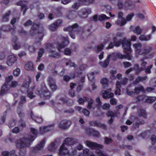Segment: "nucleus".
Returning a JSON list of instances; mask_svg holds the SVG:
<instances>
[{
  "label": "nucleus",
  "mask_w": 156,
  "mask_h": 156,
  "mask_svg": "<svg viewBox=\"0 0 156 156\" xmlns=\"http://www.w3.org/2000/svg\"><path fill=\"white\" fill-rule=\"evenodd\" d=\"M78 140L73 138H69V145H73L77 143Z\"/></svg>",
  "instance_id": "41"
},
{
  "label": "nucleus",
  "mask_w": 156,
  "mask_h": 156,
  "mask_svg": "<svg viewBox=\"0 0 156 156\" xmlns=\"http://www.w3.org/2000/svg\"><path fill=\"white\" fill-rule=\"evenodd\" d=\"M147 78V76H145L144 77H139L136 79L135 80L134 82V83L137 84L139 82H143L146 80Z\"/></svg>",
  "instance_id": "32"
},
{
  "label": "nucleus",
  "mask_w": 156,
  "mask_h": 156,
  "mask_svg": "<svg viewBox=\"0 0 156 156\" xmlns=\"http://www.w3.org/2000/svg\"><path fill=\"white\" fill-rule=\"evenodd\" d=\"M96 108V109L93 108V109L94 110L93 112L94 115L95 116H100L101 114H102V113H101L100 109L99 108Z\"/></svg>",
  "instance_id": "39"
},
{
  "label": "nucleus",
  "mask_w": 156,
  "mask_h": 156,
  "mask_svg": "<svg viewBox=\"0 0 156 156\" xmlns=\"http://www.w3.org/2000/svg\"><path fill=\"white\" fill-rule=\"evenodd\" d=\"M17 60V58L15 55H11L8 57L6 63L8 66H11L16 62Z\"/></svg>",
  "instance_id": "11"
},
{
  "label": "nucleus",
  "mask_w": 156,
  "mask_h": 156,
  "mask_svg": "<svg viewBox=\"0 0 156 156\" xmlns=\"http://www.w3.org/2000/svg\"><path fill=\"white\" fill-rule=\"evenodd\" d=\"M104 140V143L106 144H108L111 143L112 141L111 138H108L107 137H105Z\"/></svg>",
  "instance_id": "50"
},
{
  "label": "nucleus",
  "mask_w": 156,
  "mask_h": 156,
  "mask_svg": "<svg viewBox=\"0 0 156 156\" xmlns=\"http://www.w3.org/2000/svg\"><path fill=\"white\" fill-rule=\"evenodd\" d=\"M48 81L50 87L52 90L56 89L57 87L55 83V81L52 77L49 76L48 79Z\"/></svg>",
  "instance_id": "17"
},
{
  "label": "nucleus",
  "mask_w": 156,
  "mask_h": 156,
  "mask_svg": "<svg viewBox=\"0 0 156 156\" xmlns=\"http://www.w3.org/2000/svg\"><path fill=\"white\" fill-rule=\"evenodd\" d=\"M133 46L136 50H139L141 47L142 45L140 43H137L134 44Z\"/></svg>",
  "instance_id": "58"
},
{
  "label": "nucleus",
  "mask_w": 156,
  "mask_h": 156,
  "mask_svg": "<svg viewBox=\"0 0 156 156\" xmlns=\"http://www.w3.org/2000/svg\"><path fill=\"white\" fill-rule=\"evenodd\" d=\"M111 56V55H109L108 57L105 60L104 62H100V65L103 67H106L108 66L109 63L110 58Z\"/></svg>",
  "instance_id": "27"
},
{
  "label": "nucleus",
  "mask_w": 156,
  "mask_h": 156,
  "mask_svg": "<svg viewBox=\"0 0 156 156\" xmlns=\"http://www.w3.org/2000/svg\"><path fill=\"white\" fill-rule=\"evenodd\" d=\"M17 38L16 36L13 37L12 40V46L13 48L16 50L20 48V45L18 42H17Z\"/></svg>",
  "instance_id": "18"
},
{
  "label": "nucleus",
  "mask_w": 156,
  "mask_h": 156,
  "mask_svg": "<svg viewBox=\"0 0 156 156\" xmlns=\"http://www.w3.org/2000/svg\"><path fill=\"white\" fill-rule=\"evenodd\" d=\"M151 140L152 144H154L156 142V136L154 135H152L151 136Z\"/></svg>",
  "instance_id": "57"
},
{
  "label": "nucleus",
  "mask_w": 156,
  "mask_h": 156,
  "mask_svg": "<svg viewBox=\"0 0 156 156\" xmlns=\"http://www.w3.org/2000/svg\"><path fill=\"white\" fill-rule=\"evenodd\" d=\"M106 43L104 42L103 43H101L99 44L95 48V51L96 53H98L100 51H101L104 48Z\"/></svg>",
  "instance_id": "20"
},
{
  "label": "nucleus",
  "mask_w": 156,
  "mask_h": 156,
  "mask_svg": "<svg viewBox=\"0 0 156 156\" xmlns=\"http://www.w3.org/2000/svg\"><path fill=\"white\" fill-rule=\"evenodd\" d=\"M144 87L142 86H139L135 87L134 89V91L136 94H138L140 91H144Z\"/></svg>",
  "instance_id": "36"
},
{
  "label": "nucleus",
  "mask_w": 156,
  "mask_h": 156,
  "mask_svg": "<svg viewBox=\"0 0 156 156\" xmlns=\"http://www.w3.org/2000/svg\"><path fill=\"white\" fill-rule=\"evenodd\" d=\"M133 13H130L126 17V19L127 21H130L133 17Z\"/></svg>",
  "instance_id": "63"
},
{
  "label": "nucleus",
  "mask_w": 156,
  "mask_h": 156,
  "mask_svg": "<svg viewBox=\"0 0 156 156\" xmlns=\"http://www.w3.org/2000/svg\"><path fill=\"white\" fill-rule=\"evenodd\" d=\"M26 102V97L25 96H22L20 97V101L19 102L20 106H22V105Z\"/></svg>",
  "instance_id": "43"
},
{
  "label": "nucleus",
  "mask_w": 156,
  "mask_h": 156,
  "mask_svg": "<svg viewBox=\"0 0 156 156\" xmlns=\"http://www.w3.org/2000/svg\"><path fill=\"white\" fill-rule=\"evenodd\" d=\"M153 55V54H151L149 55L148 57L145 56L144 57H143L140 59V65L142 66V67L145 68L147 64V62L146 61L147 59L148 58H150Z\"/></svg>",
  "instance_id": "19"
},
{
  "label": "nucleus",
  "mask_w": 156,
  "mask_h": 156,
  "mask_svg": "<svg viewBox=\"0 0 156 156\" xmlns=\"http://www.w3.org/2000/svg\"><path fill=\"white\" fill-rule=\"evenodd\" d=\"M130 41H127L126 38H124L122 40V47L124 50V51L127 55L128 59L129 60L131 59L132 57L129 54L131 52L130 49Z\"/></svg>",
  "instance_id": "6"
},
{
  "label": "nucleus",
  "mask_w": 156,
  "mask_h": 156,
  "mask_svg": "<svg viewBox=\"0 0 156 156\" xmlns=\"http://www.w3.org/2000/svg\"><path fill=\"white\" fill-rule=\"evenodd\" d=\"M151 50L150 48L145 49L143 50L142 53L144 55L147 54L150 52Z\"/></svg>",
  "instance_id": "62"
},
{
  "label": "nucleus",
  "mask_w": 156,
  "mask_h": 156,
  "mask_svg": "<svg viewBox=\"0 0 156 156\" xmlns=\"http://www.w3.org/2000/svg\"><path fill=\"white\" fill-rule=\"evenodd\" d=\"M100 122L97 121H90L89 122V124L92 126H96L97 127H98Z\"/></svg>",
  "instance_id": "45"
},
{
  "label": "nucleus",
  "mask_w": 156,
  "mask_h": 156,
  "mask_svg": "<svg viewBox=\"0 0 156 156\" xmlns=\"http://www.w3.org/2000/svg\"><path fill=\"white\" fill-rule=\"evenodd\" d=\"M156 100V97L148 96L146 102L149 103H152Z\"/></svg>",
  "instance_id": "42"
},
{
  "label": "nucleus",
  "mask_w": 156,
  "mask_h": 156,
  "mask_svg": "<svg viewBox=\"0 0 156 156\" xmlns=\"http://www.w3.org/2000/svg\"><path fill=\"white\" fill-rule=\"evenodd\" d=\"M30 130L32 135L27 138L24 137L21 140H17L16 142L17 147L22 148L29 146L31 142L34 140L36 137L37 135L39 134V131L38 132L35 128H31Z\"/></svg>",
  "instance_id": "1"
},
{
  "label": "nucleus",
  "mask_w": 156,
  "mask_h": 156,
  "mask_svg": "<svg viewBox=\"0 0 156 156\" xmlns=\"http://www.w3.org/2000/svg\"><path fill=\"white\" fill-rule=\"evenodd\" d=\"M86 130L87 133L89 135H92L97 137H99L100 136L99 133L97 130L90 128L87 129Z\"/></svg>",
  "instance_id": "16"
},
{
  "label": "nucleus",
  "mask_w": 156,
  "mask_h": 156,
  "mask_svg": "<svg viewBox=\"0 0 156 156\" xmlns=\"http://www.w3.org/2000/svg\"><path fill=\"white\" fill-rule=\"evenodd\" d=\"M89 98L87 97H83L80 98L78 100V102L80 104H83L84 102L88 101Z\"/></svg>",
  "instance_id": "37"
},
{
  "label": "nucleus",
  "mask_w": 156,
  "mask_h": 156,
  "mask_svg": "<svg viewBox=\"0 0 156 156\" xmlns=\"http://www.w3.org/2000/svg\"><path fill=\"white\" fill-rule=\"evenodd\" d=\"M51 54L49 55V56L50 57H53V58H58L59 57L60 55L59 53L55 52L54 51L53 52H51Z\"/></svg>",
  "instance_id": "48"
},
{
  "label": "nucleus",
  "mask_w": 156,
  "mask_h": 156,
  "mask_svg": "<svg viewBox=\"0 0 156 156\" xmlns=\"http://www.w3.org/2000/svg\"><path fill=\"white\" fill-rule=\"evenodd\" d=\"M67 39L66 38H64V41H65L64 42L61 43H59L58 44V49L59 50L65 47L66 45L68 43V41L67 40Z\"/></svg>",
  "instance_id": "24"
},
{
  "label": "nucleus",
  "mask_w": 156,
  "mask_h": 156,
  "mask_svg": "<svg viewBox=\"0 0 156 156\" xmlns=\"http://www.w3.org/2000/svg\"><path fill=\"white\" fill-rule=\"evenodd\" d=\"M45 143V139H43L39 143L37 146L34 148L35 151L39 150L42 148L44 146Z\"/></svg>",
  "instance_id": "25"
},
{
  "label": "nucleus",
  "mask_w": 156,
  "mask_h": 156,
  "mask_svg": "<svg viewBox=\"0 0 156 156\" xmlns=\"http://www.w3.org/2000/svg\"><path fill=\"white\" fill-rule=\"evenodd\" d=\"M15 151L14 150H12L10 152L6 151H2V155L3 156H16Z\"/></svg>",
  "instance_id": "21"
},
{
  "label": "nucleus",
  "mask_w": 156,
  "mask_h": 156,
  "mask_svg": "<svg viewBox=\"0 0 156 156\" xmlns=\"http://www.w3.org/2000/svg\"><path fill=\"white\" fill-rule=\"evenodd\" d=\"M35 93L40 95L41 98L48 99L50 97V93L48 91L44 84L38 86L35 89Z\"/></svg>",
  "instance_id": "3"
},
{
  "label": "nucleus",
  "mask_w": 156,
  "mask_h": 156,
  "mask_svg": "<svg viewBox=\"0 0 156 156\" xmlns=\"http://www.w3.org/2000/svg\"><path fill=\"white\" fill-rule=\"evenodd\" d=\"M94 73L93 72H91V73H88L87 75L88 78L89 80L90 81L92 82H93L94 80Z\"/></svg>",
  "instance_id": "40"
},
{
  "label": "nucleus",
  "mask_w": 156,
  "mask_h": 156,
  "mask_svg": "<svg viewBox=\"0 0 156 156\" xmlns=\"http://www.w3.org/2000/svg\"><path fill=\"white\" fill-rule=\"evenodd\" d=\"M111 90V89L109 88L107 90L101 91V94L103 98L105 99H107L113 98L114 96V94L110 92Z\"/></svg>",
  "instance_id": "10"
},
{
  "label": "nucleus",
  "mask_w": 156,
  "mask_h": 156,
  "mask_svg": "<svg viewBox=\"0 0 156 156\" xmlns=\"http://www.w3.org/2000/svg\"><path fill=\"white\" fill-rule=\"evenodd\" d=\"M121 19L122 20L121 22L119 24V25L120 26H122L126 23L127 21L126 19H125L124 18H123Z\"/></svg>",
  "instance_id": "61"
},
{
  "label": "nucleus",
  "mask_w": 156,
  "mask_h": 156,
  "mask_svg": "<svg viewBox=\"0 0 156 156\" xmlns=\"http://www.w3.org/2000/svg\"><path fill=\"white\" fill-rule=\"evenodd\" d=\"M46 47L47 51L49 52H54V49H55V48L53 47L52 44H47Z\"/></svg>",
  "instance_id": "33"
},
{
  "label": "nucleus",
  "mask_w": 156,
  "mask_h": 156,
  "mask_svg": "<svg viewBox=\"0 0 156 156\" xmlns=\"http://www.w3.org/2000/svg\"><path fill=\"white\" fill-rule=\"evenodd\" d=\"M123 64L125 68H127L131 66V63L129 62H123Z\"/></svg>",
  "instance_id": "59"
},
{
  "label": "nucleus",
  "mask_w": 156,
  "mask_h": 156,
  "mask_svg": "<svg viewBox=\"0 0 156 156\" xmlns=\"http://www.w3.org/2000/svg\"><path fill=\"white\" fill-rule=\"evenodd\" d=\"M109 19V17H107L106 15L104 14L98 16L97 15H95L93 16L94 20L95 21H97L98 20L99 21H102Z\"/></svg>",
  "instance_id": "13"
},
{
  "label": "nucleus",
  "mask_w": 156,
  "mask_h": 156,
  "mask_svg": "<svg viewBox=\"0 0 156 156\" xmlns=\"http://www.w3.org/2000/svg\"><path fill=\"white\" fill-rule=\"evenodd\" d=\"M147 97L148 96L145 94L140 95L137 97L136 101L131 102L130 103V105H132V104H136L137 102H139L140 101H142L144 102H146V101L147 100Z\"/></svg>",
  "instance_id": "15"
},
{
  "label": "nucleus",
  "mask_w": 156,
  "mask_h": 156,
  "mask_svg": "<svg viewBox=\"0 0 156 156\" xmlns=\"http://www.w3.org/2000/svg\"><path fill=\"white\" fill-rule=\"evenodd\" d=\"M91 12V10L90 9H84L83 11V14L87 17L88 14L90 13Z\"/></svg>",
  "instance_id": "47"
},
{
  "label": "nucleus",
  "mask_w": 156,
  "mask_h": 156,
  "mask_svg": "<svg viewBox=\"0 0 156 156\" xmlns=\"http://www.w3.org/2000/svg\"><path fill=\"white\" fill-rule=\"evenodd\" d=\"M44 52V49L43 48H41L40 49L38 53V56L41 58L42 57V55Z\"/></svg>",
  "instance_id": "64"
},
{
  "label": "nucleus",
  "mask_w": 156,
  "mask_h": 156,
  "mask_svg": "<svg viewBox=\"0 0 156 156\" xmlns=\"http://www.w3.org/2000/svg\"><path fill=\"white\" fill-rule=\"evenodd\" d=\"M106 115L108 117H114L116 115V113L113 112L112 111H109L107 112Z\"/></svg>",
  "instance_id": "51"
},
{
  "label": "nucleus",
  "mask_w": 156,
  "mask_h": 156,
  "mask_svg": "<svg viewBox=\"0 0 156 156\" xmlns=\"http://www.w3.org/2000/svg\"><path fill=\"white\" fill-rule=\"evenodd\" d=\"M130 119L132 121L134 122L133 126L136 129L139 128L140 125H143L145 123V121L144 120L141 119L140 117L136 116L134 115H131Z\"/></svg>",
  "instance_id": "8"
},
{
  "label": "nucleus",
  "mask_w": 156,
  "mask_h": 156,
  "mask_svg": "<svg viewBox=\"0 0 156 156\" xmlns=\"http://www.w3.org/2000/svg\"><path fill=\"white\" fill-rule=\"evenodd\" d=\"M88 107H91L92 106V105L94 103V101L92 98L90 99V100H88Z\"/></svg>",
  "instance_id": "60"
},
{
  "label": "nucleus",
  "mask_w": 156,
  "mask_h": 156,
  "mask_svg": "<svg viewBox=\"0 0 156 156\" xmlns=\"http://www.w3.org/2000/svg\"><path fill=\"white\" fill-rule=\"evenodd\" d=\"M11 12L10 11H8V12H6L2 16L3 20L5 22L8 21L9 17L10 14Z\"/></svg>",
  "instance_id": "35"
},
{
  "label": "nucleus",
  "mask_w": 156,
  "mask_h": 156,
  "mask_svg": "<svg viewBox=\"0 0 156 156\" xmlns=\"http://www.w3.org/2000/svg\"><path fill=\"white\" fill-rule=\"evenodd\" d=\"M68 121L67 119L62 120L58 124V127L61 130H66L68 128Z\"/></svg>",
  "instance_id": "14"
},
{
  "label": "nucleus",
  "mask_w": 156,
  "mask_h": 156,
  "mask_svg": "<svg viewBox=\"0 0 156 156\" xmlns=\"http://www.w3.org/2000/svg\"><path fill=\"white\" fill-rule=\"evenodd\" d=\"M78 27V25L77 23H75L73 25H72L70 27H69V30L71 31L75 30V29Z\"/></svg>",
  "instance_id": "55"
},
{
  "label": "nucleus",
  "mask_w": 156,
  "mask_h": 156,
  "mask_svg": "<svg viewBox=\"0 0 156 156\" xmlns=\"http://www.w3.org/2000/svg\"><path fill=\"white\" fill-rule=\"evenodd\" d=\"M133 31L138 35H140L141 33L142 30L139 26H136L135 28L133 30Z\"/></svg>",
  "instance_id": "38"
},
{
  "label": "nucleus",
  "mask_w": 156,
  "mask_h": 156,
  "mask_svg": "<svg viewBox=\"0 0 156 156\" xmlns=\"http://www.w3.org/2000/svg\"><path fill=\"white\" fill-rule=\"evenodd\" d=\"M153 67L152 65H151L149 66H148L147 68L146 69H144V70H145V72L147 73H151V72L150 70V69L151 68Z\"/></svg>",
  "instance_id": "56"
},
{
  "label": "nucleus",
  "mask_w": 156,
  "mask_h": 156,
  "mask_svg": "<svg viewBox=\"0 0 156 156\" xmlns=\"http://www.w3.org/2000/svg\"><path fill=\"white\" fill-rule=\"evenodd\" d=\"M31 117L32 119L36 122L40 123L42 122V119L41 118H39L38 117L36 116L33 114H31Z\"/></svg>",
  "instance_id": "30"
},
{
  "label": "nucleus",
  "mask_w": 156,
  "mask_h": 156,
  "mask_svg": "<svg viewBox=\"0 0 156 156\" xmlns=\"http://www.w3.org/2000/svg\"><path fill=\"white\" fill-rule=\"evenodd\" d=\"M68 138H66L61 146L60 155L61 156H68Z\"/></svg>",
  "instance_id": "7"
},
{
  "label": "nucleus",
  "mask_w": 156,
  "mask_h": 156,
  "mask_svg": "<svg viewBox=\"0 0 156 156\" xmlns=\"http://www.w3.org/2000/svg\"><path fill=\"white\" fill-rule=\"evenodd\" d=\"M62 23V21L61 20H58L56 22L53 24H51L49 26V29L52 31H55L57 27L60 26Z\"/></svg>",
  "instance_id": "12"
},
{
  "label": "nucleus",
  "mask_w": 156,
  "mask_h": 156,
  "mask_svg": "<svg viewBox=\"0 0 156 156\" xmlns=\"http://www.w3.org/2000/svg\"><path fill=\"white\" fill-rule=\"evenodd\" d=\"M20 69L19 68L14 69L13 71V74L15 76H18L20 74Z\"/></svg>",
  "instance_id": "52"
},
{
  "label": "nucleus",
  "mask_w": 156,
  "mask_h": 156,
  "mask_svg": "<svg viewBox=\"0 0 156 156\" xmlns=\"http://www.w3.org/2000/svg\"><path fill=\"white\" fill-rule=\"evenodd\" d=\"M29 83L28 82L24 83L22 86L21 90L23 93L27 91L28 97L30 99H32L36 97V95L33 92V91L35 89L36 86L34 84L33 86L28 88L29 87Z\"/></svg>",
  "instance_id": "5"
},
{
  "label": "nucleus",
  "mask_w": 156,
  "mask_h": 156,
  "mask_svg": "<svg viewBox=\"0 0 156 156\" xmlns=\"http://www.w3.org/2000/svg\"><path fill=\"white\" fill-rule=\"evenodd\" d=\"M85 143L87 146L92 149H97L96 152L98 156H109L106 153L98 149L99 148L101 149L103 148V146L102 145L89 140H86Z\"/></svg>",
  "instance_id": "2"
},
{
  "label": "nucleus",
  "mask_w": 156,
  "mask_h": 156,
  "mask_svg": "<svg viewBox=\"0 0 156 156\" xmlns=\"http://www.w3.org/2000/svg\"><path fill=\"white\" fill-rule=\"evenodd\" d=\"M29 83L28 82L24 83L22 86L21 90L23 93L27 91L28 97L30 99H32L36 97V95L33 92V91L35 89L36 86L34 84L33 86L28 88L29 87Z\"/></svg>",
  "instance_id": "4"
},
{
  "label": "nucleus",
  "mask_w": 156,
  "mask_h": 156,
  "mask_svg": "<svg viewBox=\"0 0 156 156\" xmlns=\"http://www.w3.org/2000/svg\"><path fill=\"white\" fill-rule=\"evenodd\" d=\"M151 37L150 35H147L146 36L144 35H141L139 37V39L141 41H147L149 40Z\"/></svg>",
  "instance_id": "34"
},
{
  "label": "nucleus",
  "mask_w": 156,
  "mask_h": 156,
  "mask_svg": "<svg viewBox=\"0 0 156 156\" xmlns=\"http://www.w3.org/2000/svg\"><path fill=\"white\" fill-rule=\"evenodd\" d=\"M55 143L53 142L51 143L48 147V149L49 150L53 151L56 148Z\"/></svg>",
  "instance_id": "44"
},
{
  "label": "nucleus",
  "mask_w": 156,
  "mask_h": 156,
  "mask_svg": "<svg viewBox=\"0 0 156 156\" xmlns=\"http://www.w3.org/2000/svg\"><path fill=\"white\" fill-rule=\"evenodd\" d=\"M25 69L27 70H34L33 65L31 62H28L24 66Z\"/></svg>",
  "instance_id": "22"
},
{
  "label": "nucleus",
  "mask_w": 156,
  "mask_h": 156,
  "mask_svg": "<svg viewBox=\"0 0 156 156\" xmlns=\"http://www.w3.org/2000/svg\"><path fill=\"white\" fill-rule=\"evenodd\" d=\"M137 113L140 116L139 117L142 116L145 118H147V114L144 110L142 109H140L138 110Z\"/></svg>",
  "instance_id": "29"
},
{
  "label": "nucleus",
  "mask_w": 156,
  "mask_h": 156,
  "mask_svg": "<svg viewBox=\"0 0 156 156\" xmlns=\"http://www.w3.org/2000/svg\"><path fill=\"white\" fill-rule=\"evenodd\" d=\"M101 83L103 85H107L108 83V81L106 78H103L101 80Z\"/></svg>",
  "instance_id": "54"
},
{
  "label": "nucleus",
  "mask_w": 156,
  "mask_h": 156,
  "mask_svg": "<svg viewBox=\"0 0 156 156\" xmlns=\"http://www.w3.org/2000/svg\"><path fill=\"white\" fill-rule=\"evenodd\" d=\"M121 148L125 149L127 148L129 150H131L133 149L132 146L127 145H123L122 146L120 147Z\"/></svg>",
  "instance_id": "53"
},
{
  "label": "nucleus",
  "mask_w": 156,
  "mask_h": 156,
  "mask_svg": "<svg viewBox=\"0 0 156 156\" xmlns=\"http://www.w3.org/2000/svg\"><path fill=\"white\" fill-rule=\"evenodd\" d=\"M38 36L39 37H40L39 39L38 37V38H37L36 39V41L34 43V44L36 45L37 46H39L41 45V41L42 40V39L44 37V35L43 33H41L40 34H39Z\"/></svg>",
  "instance_id": "26"
},
{
  "label": "nucleus",
  "mask_w": 156,
  "mask_h": 156,
  "mask_svg": "<svg viewBox=\"0 0 156 156\" xmlns=\"http://www.w3.org/2000/svg\"><path fill=\"white\" fill-rule=\"evenodd\" d=\"M9 88L8 86L4 84L2 87L1 90L0 94L2 95H3L7 93V91L9 90Z\"/></svg>",
  "instance_id": "23"
},
{
  "label": "nucleus",
  "mask_w": 156,
  "mask_h": 156,
  "mask_svg": "<svg viewBox=\"0 0 156 156\" xmlns=\"http://www.w3.org/2000/svg\"><path fill=\"white\" fill-rule=\"evenodd\" d=\"M13 79V76L12 75L7 76L5 78V83L4 85L8 86L10 81Z\"/></svg>",
  "instance_id": "31"
},
{
  "label": "nucleus",
  "mask_w": 156,
  "mask_h": 156,
  "mask_svg": "<svg viewBox=\"0 0 156 156\" xmlns=\"http://www.w3.org/2000/svg\"><path fill=\"white\" fill-rule=\"evenodd\" d=\"M76 110L80 112H82L86 116H88L90 114V111L85 108H77Z\"/></svg>",
  "instance_id": "28"
},
{
  "label": "nucleus",
  "mask_w": 156,
  "mask_h": 156,
  "mask_svg": "<svg viewBox=\"0 0 156 156\" xmlns=\"http://www.w3.org/2000/svg\"><path fill=\"white\" fill-rule=\"evenodd\" d=\"M78 1L83 3L89 4L94 3L95 0H78Z\"/></svg>",
  "instance_id": "46"
},
{
  "label": "nucleus",
  "mask_w": 156,
  "mask_h": 156,
  "mask_svg": "<svg viewBox=\"0 0 156 156\" xmlns=\"http://www.w3.org/2000/svg\"><path fill=\"white\" fill-rule=\"evenodd\" d=\"M18 85V83L16 81H12L10 84H9L8 87L9 88L10 87L14 88L16 87Z\"/></svg>",
  "instance_id": "49"
},
{
  "label": "nucleus",
  "mask_w": 156,
  "mask_h": 156,
  "mask_svg": "<svg viewBox=\"0 0 156 156\" xmlns=\"http://www.w3.org/2000/svg\"><path fill=\"white\" fill-rule=\"evenodd\" d=\"M54 125L52 124L46 126H42L40 127L39 133L43 134L48 131L52 130L54 129Z\"/></svg>",
  "instance_id": "9"
}]
</instances>
